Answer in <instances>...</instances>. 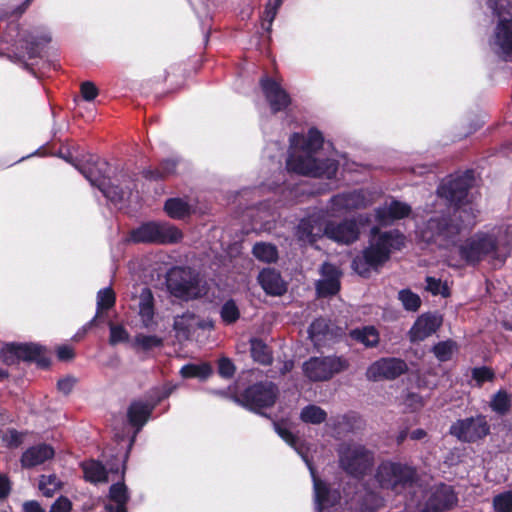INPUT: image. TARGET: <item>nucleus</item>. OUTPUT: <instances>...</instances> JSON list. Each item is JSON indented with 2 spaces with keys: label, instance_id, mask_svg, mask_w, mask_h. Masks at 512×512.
I'll list each match as a JSON object with an SVG mask.
<instances>
[{
  "label": "nucleus",
  "instance_id": "f257e3e1",
  "mask_svg": "<svg viewBox=\"0 0 512 512\" xmlns=\"http://www.w3.org/2000/svg\"><path fill=\"white\" fill-rule=\"evenodd\" d=\"M473 182L474 171L466 170L448 176L438 186V196L444 198L449 207L447 212L434 215L426 221L422 236L427 242L442 238L454 243L463 231L475 226L476 210L471 203L465 202Z\"/></svg>",
  "mask_w": 512,
  "mask_h": 512
},
{
  "label": "nucleus",
  "instance_id": "f03ea898",
  "mask_svg": "<svg viewBox=\"0 0 512 512\" xmlns=\"http://www.w3.org/2000/svg\"><path fill=\"white\" fill-rule=\"evenodd\" d=\"M512 252V217L489 231H479L458 246L460 258L469 266L489 258L493 265H503Z\"/></svg>",
  "mask_w": 512,
  "mask_h": 512
},
{
  "label": "nucleus",
  "instance_id": "7ed1b4c3",
  "mask_svg": "<svg viewBox=\"0 0 512 512\" xmlns=\"http://www.w3.org/2000/svg\"><path fill=\"white\" fill-rule=\"evenodd\" d=\"M79 172L98 188L103 196L115 206L122 207L136 188V174L121 170L112 180L108 175L109 164L96 155L86 153Z\"/></svg>",
  "mask_w": 512,
  "mask_h": 512
},
{
  "label": "nucleus",
  "instance_id": "20e7f679",
  "mask_svg": "<svg viewBox=\"0 0 512 512\" xmlns=\"http://www.w3.org/2000/svg\"><path fill=\"white\" fill-rule=\"evenodd\" d=\"M2 40L11 44L8 58L29 69L28 60L42 57V51L51 41V34L44 26L24 28L17 23H10L3 32Z\"/></svg>",
  "mask_w": 512,
  "mask_h": 512
},
{
  "label": "nucleus",
  "instance_id": "39448f33",
  "mask_svg": "<svg viewBox=\"0 0 512 512\" xmlns=\"http://www.w3.org/2000/svg\"><path fill=\"white\" fill-rule=\"evenodd\" d=\"M286 168L299 175L334 179L339 169V162L335 159H318L314 154L301 148H291L286 159Z\"/></svg>",
  "mask_w": 512,
  "mask_h": 512
},
{
  "label": "nucleus",
  "instance_id": "423d86ee",
  "mask_svg": "<svg viewBox=\"0 0 512 512\" xmlns=\"http://www.w3.org/2000/svg\"><path fill=\"white\" fill-rule=\"evenodd\" d=\"M183 232L168 221H147L130 233L133 243L172 245L182 241Z\"/></svg>",
  "mask_w": 512,
  "mask_h": 512
},
{
  "label": "nucleus",
  "instance_id": "0eeeda50",
  "mask_svg": "<svg viewBox=\"0 0 512 512\" xmlns=\"http://www.w3.org/2000/svg\"><path fill=\"white\" fill-rule=\"evenodd\" d=\"M374 478L380 488L400 493L416 483L417 472L407 464L383 461L378 465Z\"/></svg>",
  "mask_w": 512,
  "mask_h": 512
},
{
  "label": "nucleus",
  "instance_id": "6e6552de",
  "mask_svg": "<svg viewBox=\"0 0 512 512\" xmlns=\"http://www.w3.org/2000/svg\"><path fill=\"white\" fill-rule=\"evenodd\" d=\"M44 346L36 343H6L0 350V360L8 365H16L21 361L35 362L40 368H48L50 359Z\"/></svg>",
  "mask_w": 512,
  "mask_h": 512
},
{
  "label": "nucleus",
  "instance_id": "1a4fd4ad",
  "mask_svg": "<svg viewBox=\"0 0 512 512\" xmlns=\"http://www.w3.org/2000/svg\"><path fill=\"white\" fill-rule=\"evenodd\" d=\"M349 368V361L343 356H313L302 365L303 375L310 382H324Z\"/></svg>",
  "mask_w": 512,
  "mask_h": 512
},
{
  "label": "nucleus",
  "instance_id": "9d476101",
  "mask_svg": "<svg viewBox=\"0 0 512 512\" xmlns=\"http://www.w3.org/2000/svg\"><path fill=\"white\" fill-rule=\"evenodd\" d=\"M341 468L354 478H363L373 467L374 453L360 444H349L339 451Z\"/></svg>",
  "mask_w": 512,
  "mask_h": 512
},
{
  "label": "nucleus",
  "instance_id": "9b49d317",
  "mask_svg": "<svg viewBox=\"0 0 512 512\" xmlns=\"http://www.w3.org/2000/svg\"><path fill=\"white\" fill-rule=\"evenodd\" d=\"M278 395V387L271 381H260L248 386L240 397L233 396L232 400L250 411L259 413L262 408L274 405Z\"/></svg>",
  "mask_w": 512,
  "mask_h": 512
},
{
  "label": "nucleus",
  "instance_id": "f8f14e48",
  "mask_svg": "<svg viewBox=\"0 0 512 512\" xmlns=\"http://www.w3.org/2000/svg\"><path fill=\"white\" fill-rule=\"evenodd\" d=\"M490 433V425L483 414L458 419L449 428V434L463 443H475Z\"/></svg>",
  "mask_w": 512,
  "mask_h": 512
},
{
  "label": "nucleus",
  "instance_id": "ddd939ff",
  "mask_svg": "<svg viewBox=\"0 0 512 512\" xmlns=\"http://www.w3.org/2000/svg\"><path fill=\"white\" fill-rule=\"evenodd\" d=\"M298 453L301 455L312 477L316 512H328L329 508L338 503L340 499L339 492L331 489L325 481L319 479L311 460L306 455Z\"/></svg>",
  "mask_w": 512,
  "mask_h": 512
},
{
  "label": "nucleus",
  "instance_id": "4468645a",
  "mask_svg": "<svg viewBox=\"0 0 512 512\" xmlns=\"http://www.w3.org/2000/svg\"><path fill=\"white\" fill-rule=\"evenodd\" d=\"M363 218L359 216L356 218H345L342 221H329L325 224L324 235L339 244H352L358 240L360 235L359 224L362 223Z\"/></svg>",
  "mask_w": 512,
  "mask_h": 512
},
{
  "label": "nucleus",
  "instance_id": "2eb2a0df",
  "mask_svg": "<svg viewBox=\"0 0 512 512\" xmlns=\"http://www.w3.org/2000/svg\"><path fill=\"white\" fill-rule=\"evenodd\" d=\"M169 291L175 297L191 298L197 289V279L190 270L183 267L171 268L166 277Z\"/></svg>",
  "mask_w": 512,
  "mask_h": 512
},
{
  "label": "nucleus",
  "instance_id": "dca6fc26",
  "mask_svg": "<svg viewBox=\"0 0 512 512\" xmlns=\"http://www.w3.org/2000/svg\"><path fill=\"white\" fill-rule=\"evenodd\" d=\"M407 370L408 366L403 359L383 357L369 365L366 377L374 382L382 379L394 380L406 373Z\"/></svg>",
  "mask_w": 512,
  "mask_h": 512
},
{
  "label": "nucleus",
  "instance_id": "f3484780",
  "mask_svg": "<svg viewBox=\"0 0 512 512\" xmlns=\"http://www.w3.org/2000/svg\"><path fill=\"white\" fill-rule=\"evenodd\" d=\"M259 85L273 114L285 111L291 104L290 95L275 79L263 76Z\"/></svg>",
  "mask_w": 512,
  "mask_h": 512
},
{
  "label": "nucleus",
  "instance_id": "a211bd4d",
  "mask_svg": "<svg viewBox=\"0 0 512 512\" xmlns=\"http://www.w3.org/2000/svg\"><path fill=\"white\" fill-rule=\"evenodd\" d=\"M458 497L452 486L441 483L436 485L425 503L424 512H444L453 508Z\"/></svg>",
  "mask_w": 512,
  "mask_h": 512
},
{
  "label": "nucleus",
  "instance_id": "6ab92c4d",
  "mask_svg": "<svg viewBox=\"0 0 512 512\" xmlns=\"http://www.w3.org/2000/svg\"><path fill=\"white\" fill-rule=\"evenodd\" d=\"M320 273L322 278L315 284L318 296L330 297L336 295L341 288L340 277L342 273L339 268L330 262H324L321 265Z\"/></svg>",
  "mask_w": 512,
  "mask_h": 512
},
{
  "label": "nucleus",
  "instance_id": "aec40b11",
  "mask_svg": "<svg viewBox=\"0 0 512 512\" xmlns=\"http://www.w3.org/2000/svg\"><path fill=\"white\" fill-rule=\"evenodd\" d=\"M441 324V316L431 312L423 313L416 319L408 331V338L411 343L423 341L434 334Z\"/></svg>",
  "mask_w": 512,
  "mask_h": 512
},
{
  "label": "nucleus",
  "instance_id": "412c9836",
  "mask_svg": "<svg viewBox=\"0 0 512 512\" xmlns=\"http://www.w3.org/2000/svg\"><path fill=\"white\" fill-rule=\"evenodd\" d=\"M372 239L370 243L373 244L379 251L387 252V258H390L392 251L401 250L405 244L404 235L397 229L380 232L379 228L373 227L371 229Z\"/></svg>",
  "mask_w": 512,
  "mask_h": 512
},
{
  "label": "nucleus",
  "instance_id": "4be33fe9",
  "mask_svg": "<svg viewBox=\"0 0 512 512\" xmlns=\"http://www.w3.org/2000/svg\"><path fill=\"white\" fill-rule=\"evenodd\" d=\"M367 199L362 191L344 192L334 195L328 203V210L332 214L352 211L366 206Z\"/></svg>",
  "mask_w": 512,
  "mask_h": 512
},
{
  "label": "nucleus",
  "instance_id": "5701e85b",
  "mask_svg": "<svg viewBox=\"0 0 512 512\" xmlns=\"http://www.w3.org/2000/svg\"><path fill=\"white\" fill-rule=\"evenodd\" d=\"M410 213L411 206L396 199L375 208V218L382 225L406 218Z\"/></svg>",
  "mask_w": 512,
  "mask_h": 512
},
{
  "label": "nucleus",
  "instance_id": "b1692460",
  "mask_svg": "<svg viewBox=\"0 0 512 512\" xmlns=\"http://www.w3.org/2000/svg\"><path fill=\"white\" fill-rule=\"evenodd\" d=\"M153 410L144 402V400H133L127 409V420L135 428L134 435L130 440L129 448L133 445L137 434L151 418Z\"/></svg>",
  "mask_w": 512,
  "mask_h": 512
},
{
  "label": "nucleus",
  "instance_id": "393cba45",
  "mask_svg": "<svg viewBox=\"0 0 512 512\" xmlns=\"http://www.w3.org/2000/svg\"><path fill=\"white\" fill-rule=\"evenodd\" d=\"M258 282L267 295L282 296L287 291V284L281 273L274 268H264L258 274Z\"/></svg>",
  "mask_w": 512,
  "mask_h": 512
},
{
  "label": "nucleus",
  "instance_id": "a878e982",
  "mask_svg": "<svg viewBox=\"0 0 512 512\" xmlns=\"http://www.w3.org/2000/svg\"><path fill=\"white\" fill-rule=\"evenodd\" d=\"M290 148H301L307 150L309 153L315 154L323 147L324 137L320 130L311 127L307 135L304 136L299 133H293L290 138Z\"/></svg>",
  "mask_w": 512,
  "mask_h": 512
},
{
  "label": "nucleus",
  "instance_id": "bb28decb",
  "mask_svg": "<svg viewBox=\"0 0 512 512\" xmlns=\"http://www.w3.org/2000/svg\"><path fill=\"white\" fill-rule=\"evenodd\" d=\"M495 44L505 60H512V18L499 19L495 29Z\"/></svg>",
  "mask_w": 512,
  "mask_h": 512
},
{
  "label": "nucleus",
  "instance_id": "cd10ccee",
  "mask_svg": "<svg viewBox=\"0 0 512 512\" xmlns=\"http://www.w3.org/2000/svg\"><path fill=\"white\" fill-rule=\"evenodd\" d=\"M55 452L52 446L48 444H38L29 447L21 456V465L23 468H33L41 465L47 460L53 458Z\"/></svg>",
  "mask_w": 512,
  "mask_h": 512
},
{
  "label": "nucleus",
  "instance_id": "c85d7f7f",
  "mask_svg": "<svg viewBox=\"0 0 512 512\" xmlns=\"http://www.w3.org/2000/svg\"><path fill=\"white\" fill-rule=\"evenodd\" d=\"M163 209L167 216L174 220L186 219L193 213V208L189 202L180 197L168 198Z\"/></svg>",
  "mask_w": 512,
  "mask_h": 512
},
{
  "label": "nucleus",
  "instance_id": "c756f323",
  "mask_svg": "<svg viewBox=\"0 0 512 512\" xmlns=\"http://www.w3.org/2000/svg\"><path fill=\"white\" fill-rule=\"evenodd\" d=\"M349 337L366 348H375L380 341L379 331L373 325L354 328L349 331Z\"/></svg>",
  "mask_w": 512,
  "mask_h": 512
},
{
  "label": "nucleus",
  "instance_id": "7c9ffc66",
  "mask_svg": "<svg viewBox=\"0 0 512 512\" xmlns=\"http://www.w3.org/2000/svg\"><path fill=\"white\" fill-rule=\"evenodd\" d=\"M308 337L317 348L325 345L328 336L330 335L329 321L323 317L316 318L308 327Z\"/></svg>",
  "mask_w": 512,
  "mask_h": 512
},
{
  "label": "nucleus",
  "instance_id": "2f4dec72",
  "mask_svg": "<svg viewBox=\"0 0 512 512\" xmlns=\"http://www.w3.org/2000/svg\"><path fill=\"white\" fill-rule=\"evenodd\" d=\"M489 407L496 415L506 416L512 408V394L506 389H499L491 396Z\"/></svg>",
  "mask_w": 512,
  "mask_h": 512
},
{
  "label": "nucleus",
  "instance_id": "473e14b6",
  "mask_svg": "<svg viewBox=\"0 0 512 512\" xmlns=\"http://www.w3.org/2000/svg\"><path fill=\"white\" fill-rule=\"evenodd\" d=\"M177 160L168 158L161 161L159 168H146L142 171V175L146 180L159 181L173 175L176 172Z\"/></svg>",
  "mask_w": 512,
  "mask_h": 512
},
{
  "label": "nucleus",
  "instance_id": "72a5a7b5",
  "mask_svg": "<svg viewBox=\"0 0 512 512\" xmlns=\"http://www.w3.org/2000/svg\"><path fill=\"white\" fill-rule=\"evenodd\" d=\"M115 304V293L111 287H105L97 293V311L95 316L82 327V333H86L96 322L101 310H108Z\"/></svg>",
  "mask_w": 512,
  "mask_h": 512
},
{
  "label": "nucleus",
  "instance_id": "f704fd0d",
  "mask_svg": "<svg viewBox=\"0 0 512 512\" xmlns=\"http://www.w3.org/2000/svg\"><path fill=\"white\" fill-rule=\"evenodd\" d=\"M84 478L86 481L97 484L108 482L106 467L97 460H90L82 464Z\"/></svg>",
  "mask_w": 512,
  "mask_h": 512
},
{
  "label": "nucleus",
  "instance_id": "c9c22d12",
  "mask_svg": "<svg viewBox=\"0 0 512 512\" xmlns=\"http://www.w3.org/2000/svg\"><path fill=\"white\" fill-rule=\"evenodd\" d=\"M177 388L178 385L171 382H167L163 386L152 387L147 391L144 402L154 411L156 406L167 399Z\"/></svg>",
  "mask_w": 512,
  "mask_h": 512
},
{
  "label": "nucleus",
  "instance_id": "e433bc0d",
  "mask_svg": "<svg viewBox=\"0 0 512 512\" xmlns=\"http://www.w3.org/2000/svg\"><path fill=\"white\" fill-rule=\"evenodd\" d=\"M358 506L361 512H375L384 504L383 497L370 489L364 491L358 496Z\"/></svg>",
  "mask_w": 512,
  "mask_h": 512
},
{
  "label": "nucleus",
  "instance_id": "4c0bfd02",
  "mask_svg": "<svg viewBox=\"0 0 512 512\" xmlns=\"http://www.w3.org/2000/svg\"><path fill=\"white\" fill-rule=\"evenodd\" d=\"M139 314L145 326H147L154 317V297L149 288L142 289L139 296Z\"/></svg>",
  "mask_w": 512,
  "mask_h": 512
},
{
  "label": "nucleus",
  "instance_id": "58836bf2",
  "mask_svg": "<svg viewBox=\"0 0 512 512\" xmlns=\"http://www.w3.org/2000/svg\"><path fill=\"white\" fill-rule=\"evenodd\" d=\"M251 356L254 361L262 365H270L273 362L272 352L269 346L261 339H251Z\"/></svg>",
  "mask_w": 512,
  "mask_h": 512
},
{
  "label": "nucleus",
  "instance_id": "ea45409f",
  "mask_svg": "<svg viewBox=\"0 0 512 512\" xmlns=\"http://www.w3.org/2000/svg\"><path fill=\"white\" fill-rule=\"evenodd\" d=\"M212 366L207 363H188L180 369V375L187 378H198L200 380H206L212 374Z\"/></svg>",
  "mask_w": 512,
  "mask_h": 512
},
{
  "label": "nucleus",
  "instance_id": "a19ab883",
  "mask_svg": "<svg viewBox=\"0 0 512 512\" xmlns=\"http://www.w3.org/2000/svg\"><path fill=\"white\" fill-rule=\"evenodd\" d=\"M253 256L259 261L273 263L278 259L277 247L271 243L257 242L252 248Z\"/></svg>",
  "mask_w": 512,
  "mask_h": 512
},
{
  "label": "nucleus",
  "instance_id": "79ce46f5",
  "mask_svg": "<svg viewBox=\"0 0 512 512\" xmlns=\"http://www.w3.org/2000/svg\"><path fill=\"white\" fill-rule=\"evenodd\" d=\"M300 419L305 423L321 424L327 419V413L317 405H307L300 413Z\"/></svg>",
  "mask_w": 512,
  "mask_h": 512
},
{
  "label": "nucleus",
  "instance_id": "37998d69",
  "mask_svg": "<svg viewBox=\"0 0 512 512\" xmlns=\"http://www.w3.org/2000/svg\"><path fill=\"white\" fill-rule=\"evenodd\" d=\"M496 378L495 371L486 365L476 366L471 369V379L473 387L481 388L486 382H493Z\"/></svg>",
  "mask_w": 512,
  "mask_h": 512
},
{
  "label": "nucleus",
  "instance_id": "c03bdc74",
  "mask_svg": "<svg viewBox=\"0 0 512 512\" xmlns=\"http://www.w3.org/2000/svg\"><path fill=\"white\" fill-rule=\"evenodd\" d=\"M398 300L401 302L404 310L408 312L418 311L422 303L420 296L409 288L401 289L398 292Z\"/></svg>",
  "mask_w": 512,
  "mask_h": 512
},
{
  "label": "nucleus",
  "instance_id": "a18cd8bd",
  "mask_svg": "<svg viewBox=\"0 0 512 512\" xmlns=\"http://www.w3.org/2000/svg\"><path fill=\"white\" fill-rule=\"evenodd\" d=\"M457 345L456 342L453 340H445L440 341L433 345L431 351L434 354V356L439 360L440 362H447L451 360L454 351L456 350Z\"/></svg>",
  "mask_w": 512,
  "mask_h": 512
},
{
  "label": "nucleus",
  "instance_id": "49530a36",
  "mask_svg": "<svg viewBox=\"0 0 512 512\" xmlns=\"http://www.w3.org/2000/svg\"><path fill=\"white\" fill-rule=\"evenodd\" d=\"M220 317L224 324L231 325L240 318V310L234 299H228L220 308Z\"/></svg>",
  "mask_w": 512,
  "mask_h": 512
},
{
  "label": "nucleus",
  "instance_id": "de8ad7c7",
  "mask_svg": "<svg viewBox=\"0 0 512 512\" xmlns=\"http://www.w3.org/2000/svg\"><path fill=\"white\" fill-rule=\"evenodd\" d=\"M109 498L111 501L116 504H124L130 500V494L128 492V488L124 482H116L113 483L109 488Z\"/></svg>",
  "mask_w": 512,
  "mask_h": 512
},
{
  "label": "nucleus",
  "instance_id": "09e8293b",
  "mask_svg": "<svg viewBox=\"0 0 512 512\" xmlns=\"http://www.w3.org/2000/svg\"><path fill=\"white\" fill-rule=\"evenodd\" d=\"M351 268L355 273L364 278H368L372 271H377V269L372 265V263H370V261L367 260L362 252L352 260Z\"/></svg>",
  "mask_w": 512,
  "mask_h": 512
},
{
  "label": "nucleus",
  "instance_id": "8fccbe9b",
  "mask_svg": "<svg viewBox=\"0 0 512 512\" xmlns=\"http://www.w3.org/2000/svg\"><path fill=\"white\" fill-rule=\"evenodd\" d=\"M426 287L425 289L430 292L432 295L437 296L441 295L444 298L450 296V289L446 283H443L441 279L427 276L425 279Z\"/></svg>",
  "mask_w": 512,
  "mask_h": 512
},
{
  "label": "nucleus",
  "instance_id": "3c124183",
  "mask_svg": "<svg viewBox=\"0 0 512 512\" xmlns=\"http://www.w3.org/2000/svg\"><path fill=\"white\" fill-rule=\"evenodd\" d=\"M362 253L367 258L370 263L378 270L385 262L389 259L387 258V252L383 253L379 251L372 243L369 244L366 248L362 250Z\"/></svg>",
  "mask_w": 512,
  "mask_h": 512
},
{
  "label": "nucleus",
  "instance_id": "603ef678",
  "mask_svg": "<svg viewBox=\"0 0 512 512\" xmlns=\"http://www.w3.org/2000/svg\"><path fill=\"white\" fill-rule=\"evenodd\" d=\"M196 13L201 25L204 26L211 18L209 0H188Z\"/></svg>",
  "mask_w": 512,
  "mask_h": 512
},
{
  "label": "nucleus",
  "instance_id": "864d4df0",
  "mask_svg": "<svg viewBox=\"0 0 512 512\" xmlns=\"http://www.w3.org/2000/svg\"><path fill=\"white\" fill-rule=\"evenodd\" d=\"M134 341L135 345L140 347L144 351H149L153 348L160 347L163 344L162 338L156 335L138 334L135 336Z\"/></svg>",
  "mask_w": 512,
  "mask_h": 512
},
{
  "label": "nucleus",
  "instance_id": "5fc2aeb1",
  "mask_svg": "<svg viewBox=\"0 0 512 512\" xmlns=\"http://www.w3.org/2000/svg\"><path fill=\"white\" fill-rule=\"evenodd\" d=\"M496 512H512V490L502 492L493 498Z\"/></svg>",
  "mask_w": 512,
  "mask_h": 512
},
{
  "label": "nucleus",
  "instance_id": "6e6d98bb",
  "mask_svg": "<svg viewBox=\"0 0 512 512\" xmlns=\"http://www.w3.org/2000/svg\"><path fill=\"white\" fill-rule=\"evenodd\" d=\"M194 320L193 313H183L174 318L173 328L177 333L188 335L191 331V321Z\"/></svg>",
  "mask_w": 512,
  "mask_h": 512
},
{
  "label": "nucleus",
  "instance_id": "4d7b16f0",
  "mask_svg": "<svg viewBox=\"0 0 512 512\" xmlns=\"http://www.w3.org/2000/svg\"><path fill=\"white\" fill-rule=\"evenodd\" d=\"M315 225L310 218H303L297 225L296 234L301 240L312 241L315 236Z\"/></svg>",
  "mask_w": 512,
  "mask_h": 512
},
{
  "label": "nucleus",
  "instance_id": "13d9d810",
  "mask_svg": "<svg viewBox=\"0 0 512 512\" xmlns=\"http://www.w3.org/2000/svg\"><path fill=\"white\" fill-rule=\"evenodd\" d=\"M129 334L127 330L121 325H110V337L109 343L111 345H117L119 343L127 342Z\"/></svg>",
  "mask_w": 512,
  "mask_h": 512
},
{
  "label": "nucleus",
  "instance_id": "bf43d9fd",
  "mask_svg": "<svg viewBox=\"0 0 512 512\" xmlns=\"http://www.w3.org/2000/svg\"><path fill=\"white\" fill-rule=\"evenodd\" d=\"M23 433L14 428H8L3 435V441L9 448H17L23 442Z\"/></svg>",
  "mask_w": 512,
  "mask_h": 512
},
{
  "label": "nucleus",
  "instance_id": "052dcab7",
  "mask_svg": "<svg viewBox=\"0 0 512 512\" xmlns=\"http://www.w3.org/2000/svg\"><path fill=\"white\" fill-rule=\"evenodd\" d=\"M218 374L225 379H230L234 376L236 367L234 363L227 357H222L218 361Z\"/></svg>",
  "mask_w": 512,
  "mask_h": 512
},
{
  "label": "nucleus",
  "instance_id": "680f3d73",
  "mask_svg": "<svg viewBox=\"0 0 512 512\" xmlns=\"http://www.w3.org/2000/svg\"><path fill=\"white\" fill-rule=\"evenodd\" d=\"M282 3L283 0H268L265 7L263 20L268 22L269 26H271L273 20L275 19L277 11L282 5Z\"/></svg>",
  "mask_w": 512,
  "mask_h": 512
},
{
  "label": "nucleus",
  "instance_id": "e2e57ef3",
  "mask_svg": "<svg viewBox=\"0 0 512 512\" xmlns=\"http://www.w3.org/2000/svg\"><path fill=\"white\" fill-rule=\"evenodd\" d=\"M56 155L59 158L66 161L67 163L71 164L77 170H79L78 164H82V162L84 161V156H85V154L74 156L72 154V150L70 148H67L65 151L60 150Z\"/></svg>",
  "mask_w": 512,
  "mask_h": 512
},
{
  "label": "nucleus",
  "instance_id": "0e129e2a",
  "mask_svg": "<svg viewBox=\"0 0 512 512\" xmlns=\"http://www.w3.org/2000/svg\"><path fill=\"white\" fill-rule=\"evenodd\" d=\"M275 432L290 446L294 447L296 450L297 438L293 435V433L286 427H283L277 423H274Z\"/></svg>",
  "mask_w": 512,
  "mask_h": 512
},
{
  "label": "nucleus",
  "instance_id": "69168bd1",
  "mask_svg": "<svg viewBox=\"0 0 512 512\" xmlns=\"http://www.w3.org/2000/svg\"><path fill=\"white\" fill-rule=\"evenodd\" d=\"M81 95L85 101L91 102L98 95V88L93 82L85 81L81 84Z\"/></svg>",
  "mask_w": 512,
  "mask_h": 512
},
{
  "label": "nucleus",
  "instance_id": "338daca9",
  "mask_svg": "<svg viewBox=\"0 0 512 512\" xmlns=\"http://www.w3.org/2000/svg\"><path fill=\"white\" fill-rule=\"evenodd\" d=\"M487 5L494 16L502 17L509 5V0H487Z\"/></svg>",
  "mask_w": 512,
  "mask_h": 512
},
{
  "label": "nucleus",
  "instance_id": "774afa93",
  "mask_svg": "<svg viewBox=\"0 0 512 512\" xmlns=\"http://www.w3.org/2000/svg\"><path fill=\"white\" fill-rule=\"evenodd\" d=\"M72 508L71 501L64 496H60L51 506L49 512H70Z\"/></svg>",
  "mask_w": 512,
  "mask_h": 512
}]
</instances>
